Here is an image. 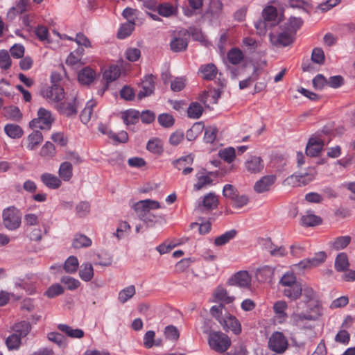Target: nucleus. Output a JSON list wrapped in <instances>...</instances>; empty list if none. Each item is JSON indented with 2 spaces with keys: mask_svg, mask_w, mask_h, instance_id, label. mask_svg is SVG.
<instances>
[{
  "mask_svg": "<svg viewBox=\"0 0 355 355\" xmlns=\"http://www.w3.org/2000/svg\"><path fill=\"white\" fill-rule=\"evenodd\" d=\"M208 343L211 349L223 353L230 348L231 340L227 335L221 331H212L209 334Z\"/></svg>",
  "mask_w": 355,
  "mask_h": 355,
  "instance_id": "1",
  "label": "nucleus"
},
{
  "mask_svg": "<svg viewBox=\"0 0 355 355\" xmlns=\"http://www.w3.org/2000/svg\"><path fill=\"white\" fill-rule=\"evenodd\" d=\"M3 226L8 230H15L20 227L21 218L20 211L14 206L5 208L2 211Z\"/></svg>",
  "mask_w": 355,
  "mask_h": 355,
  "instance_id": "2",
  "label": "nucleus"
},
{
  "mask_svg": "<svg viewBox=\"0 0 355 355\" xmlns=\"http://www.w3.org/2000/svg\"><path fill=\"white\" fill-rule=\"evenodd\" d=\"M223 194L230 201L232 207L236 209L245 206L249 202L248 196L245 194H240L232 184H227L224 186Z\"/></svg>",
  "mask_w": 355,
  "mask_h": 355,
  "instance_id": "3",
  "label": "nucleus"
},
{
  "mask_svg": "<svg viewBox=\"0 0 355 355\" xmlns=\"http://www.w3.org/2000/svg\"><path fill=\"white\" fill-rule=\"evenodd\" d=\"M54 118L51 112L43 107H40L37 111V117L33 119L29 123L31 128H40L41 130H50Z\"/></svg>",
  "mask_w": 355,
  "mask_h": 355,
  "instance_id": "4",
  "label": "nucleus"
},
{
  "mask_svg": "<svg viewBox=\"0 0 355 355\" xmlns=\"http://www.w3.org/2000/svg\"><path fill=\"white\" fill-rule=\"evenodd\" d=\"M160 208L159 202L150 199L140 200L135 205V210L144 221L150 220L148 217L150 211Z\"/></svg>",
  "mask_w": 355,
  "mask_h": 355,
  "instance_id": "5",
  "label": "nucleus"
},
{
  "mask_svg": "<svg viewBox=\"0 0 355 355\" xmlns=\"http://www.w3.org/2000/svg\"><path fill=\"white\" fill-rule=\"evenodd\" d=\"M316 171L315 168H310L306 173H297L288 177L285 182L293 187H300L306 185L315 179Z\"/></svg>",
  "mask_w": 355,
  "mask_h": 355,
  "instance_id": "6",
  "label": "nucleus"
},
{
  "mask_svg": "<svg viewBox=\"0 0 355 355\" xmlns=\"http://www.w3.org/2000/svg\"><path fill=\"white\" fill-rule=\"evenodd\" d=\"M288 346V340L282 332L275 331L269 338V349L277 354L284 353L287 349Z\"/></svg>",
  "mask_w": 355,
  "mask_h": 355,
  "instance_id": "7",
  "label": "nucleus"
},
{
  "mask_svg": "<svg viewBox=\"0 0 355 355\" xmlns=\"http://www.w3.org/2000/svg\"><path fill=\"white\" fill-rule=\"evenodd\" d=\"M327 255L324 252L315 253L313 257L304 259L300 261L294 267L300 270H309L319 266L326 260Z\"/></svg>",
  "mask_w": 355,
  "mask_h": 355,
  "instance_id": "8",
  "label": "nucleus"
},
{
  "mask_svg": "<svg viewBox=\"0 0 355 355\" xmlns=\"http://www.w3.org/2000/svg\"><path fill=\"white\" fill-rule=\"evenodd\" d=\"M42 95L51 102H59L64 98V89L60 85H52L42 90Z\"/></svg>",
  "mask_w": 355,
  "mask_h": 355,
  "instance_id": "9",
  "label": "nucleus"
},
{
  "mask_svg": "<svg viewBox=\"0 0 355 355\" xmlns=\"http://www.w3.org/2000/svg\"><path fill=\"white\" fill-rule=\"evenodd\" d=\"M219 323L226 331H232L236 335H238L241 332V325L239 321L236 318V317L230 315V313L225 314L224 318Z\"/></svg>",
  "mask_w": 355,
  "mask_h": 355,
  "instance_id": "10",
  "label": "nucleus"
},
{
  "mask_svg": "<svg viewBox=\"0 0 355 355\" xmlns=\"http://www.w3.org/2000/svg\"><path fill=\"white\" fill-rule=\"evenodd\" d=\"M324 141L320 137H311L309 139L306 148V154L309 157H317L322 150Z\"/></svg>",
  "mask_w": 355,
  "mask_h": 355,
  "instance_id": "11",
  "label": "nucleus"
},
{
  "mask_svg": "<svg viewBox=\"0 0 355 355\" xmlns=\"http://www.w3.org/2000/svg\"><path fill=\"white\" fill-rule=\"evenodd\" d=\"M245 167L249 173H257L263 170V161L259 156L250 155L245 162Z\"/></svg>",
  "mask_w": 355,
  "mask_h": 355,
  "instance_id": "12",
  "label": "nucleus"
},
{
  "mask_svg": "<svg viewBox=\"0 0 355 355\" xmlns=\"http://www.w3.org/2000/svg\"><path fill=\"white\" fill-rule=\"evenodd\" d=\"M154 82V76L148 75L144 77V79L141 82V88L137 94L138 98L142 99L153 92L155 89Z\"/></svg>",
  "mask_w": 355,
  "mask_h": 355,
  "instance_id": "13",
  "label": "nucleus"
},
{
  "mask_svg": "<svg viewBox=\"0 0 355 355\" xmlns=\"http://www.w3.org/2000/svg\"><path fill=\"white\" fill-rule=\"evenodd\" d=\"M269 37L270 42L276 46H287L293 42L292 35L288 32H283L277 35L270 33Z\"/></svg>",
  "mask_w": 355,
  "mask_h": 355,
  "instance_id": "14",
  "label": "nucleus"
},
{
  "mask_svg": "<svg viewBox=\"0 0 355 355\" xmlns=\"http://www.w3.org/2000/svg\"><path fill=\"white\" fill-rule=\"evenodd\" d=\"M275 175H265L255 183L254 186V189L256 192L259 193L267 191L270 189V187L275 183Z\"/></svg>",
  "mask_w": 355,
  "mask_h": 355,
  "instance_id": "15",
  "label": "nucleus"
},
{
  "mask_svg": "<svg viewBox=\"0 0 355 355\" xmlns=\"http://www.w3.org/2000/svg\"><path fill=\"white\" fill-rule=\"evenodd\" d=\"M120 73V68L116 65H112L107 69L105 70L103 74V78L106 81V85L102 91L99 92L101 96L107 89L109 83L116 80L119 77Z\"/></svg>",
  "mask_w": 355,
  "mask_h": 355,
  "instance_id": "16",
  "label": "nucleus"
},
{
  "mask_svg": "<svg viewBox=\"0 0 355 355\" xmlns=\"http://www.w3.org/2000/svg\"><path fill=\"white\" fill-rule=\"evenodd\" d=\"M41 182L49 189H58L62 185V180L50 173H44L40 175Z\"/></svg>",
  "mask_w": 355,
  "mask_h": 355,
  "instance_id": "17",
  "label": "nucleus"
},
{
  "mask_svg": "<svg viewBox=\"0 0 355 355\" xmlns=\"http://www.w3.org/2000/svg\"><path fill=\"white\" fill-rule=\"evenodd\" d=\"M231 282L232 285L247 288L250 285L251 277L247 271H240L235 274Z\"/></svg>",
  "mask_w": 355,
  "mask_h": 355,
  "instance_id": "18",
  "label": "nucleus"
},
{
  "mask_svg": "<svg viewBox=\"0 0 355 355\" xmlns=\"http://www.w3.org/2000/svg\"><path fill=\"white\" fill-rule=\"evenodd\" d=\"M57 327L58 330L71 338L79 339L85 336V332L81 329H73L72 327L65 324H59Z\"/></svg>",
  "mask_w": 355,
  "mask_h": 355,
  "instance_id": "19",
  "label": "nucleus"
},
{
  "mask_svg": "<svg viewBox=\"0 0 355 355\" xmlns=\"http://www.w3.org/2000/svg\"><path fill=\"white\" fill-rule=\"evenodd\" d=\"M96 78V72L90 67H86L79 71L78 79L83 85H89Z\"/></svg>",
  "mask_w": 355,
  "mask_h": 355,
  "instance_id": "20",
  "label": "nucleus"
},
{
  "mask_svg": "<svg viewBox=\"0 0 355 355\" xmlns=\"http://www.w3.org/2000/svg\"><path fill=\"white\" fill-rule=\"evenodd\" d=\"M199 72L203 79L211 80L216 78L218 69L214 64L209 63L202 65L200 67Z\"/></svg>",
  "mask_w": 355,
  "mask_h": 355,
  "instance_id": "21",
  "label": "nucleus"
},
{
  "mask_svg": "<svg viewBox=\"0 0 355 355\" xmlns=\"http://www.w3.org/2000/svg\"><path fill=\"white\" fill-rule=\"evenodd\" d=\"M79 100L75 97L73 103H62L60 106V112L67 116H74L77 113Z\"/></svg>",
  "mask_w": 355,
  "mask_h": 355,
  "instance_id": "22",
  "label": "nucleus"
},
{
  "mask_svg": "<svg viewBox=\"0 0 355 355\" xmlns=\"http://www.w3.org/2000/svg\"><path fill=\"white\" fill-rule=\"evenodd\" d=\"M43 141V135L39 130H35L31 133L27 137L26 148L30 150L37 148Z\"/></svg>",
  "mask_w": 355,
  "mask_h": 355,
  "instance_id": "23",
  "label": "nucleus"
},
{
  "mask_svg": "<svg viewBox=\"0 0 355 355\" xmlns=\"http://www.w3.org/2000/svg\"><path fill=\"white\" fill-rule=\"evenodd\" d=\"M59 178L64 182H69L73 176V166L69 162H62L58 170Z\"/></svg>",
  "mask_w": 355,
  "mask_h": 355,
  "instance_id": "24",
  "label": "nucleus"
},
{
  "mask_svg": "<svg viewBox=\"0 0 355 355\" xmlns=\"http://www.w3.org/2000/svg\"><path fill=\"white\" fill-rule=\"evenodd\" d=\"M275 270L269 266H264L259 268L256 272V276L259 282H271Z\"/></svg>",
  "mask_w": 355,
  "mask_h": 355,
  "instance_id": "25",
  "label": "nucleus"
},
{
  "mask_svg": "<svg viewBox=\"0 0 355 355\" xmlns=\"http://www.w3.org/2000/svg\"><path fill=\"white\" fill-rule=\"evenodd\" d=\"M302 287L298 283L286 288L284 291V295L291 300H296L302 295Z\"/></svg>",
  "mask_w": 355,
  "mask_h": 355,
  "instance_id": "26",
  "label": "nucleus"
},
{
  "mask_svg": "<svg viewBox=\"0 0 355 355\" xmlns=\"http://www.w3.org/2000/svg\"><path fill=\"white\" fill-rule=\"evenodd\" d=\"M96 106V102L94 100H89L87 102L86 105L82 111L80 119L84 123L87 124L92 119L93 109Z\"/></svg>",
  "mask_w": 355,
  "mask_h": 355,
  "instance_id": "27",
  "label": "nucleus"
},
{
  "mask_svg": "<svg viewBox=\"0 0 355 355\" xmlns=\"http://www.w3.org/2000/svg\"><path fill=\"white\" fill-rule=\"evenodd\" d=\"M237 234V232L235 230H231L225 232L224 234L217 236L214 239V245L216 246H223L228 243L231 240L234 239Z\"/></svg>",
  "mask_w": 355,
  "mask_h": 355,
  "instance_id": "28",
  "label": "nucleus"
},
{
  "mask_svg": "<svg viewBox=\"0 0 355 355\" xmlns=\"http://www.w3.org/2000/svg\"><path fill=\"white\" fill-rule=\"evenodd\" d=\"M4 131L12 139H19L24 134L22 128L19 125L13 123L6 125Z\"/></svg>",
  "mask_w": 355,
  "mask_h": 355,
  "instance_id": "29",
  "label": "nucleus"
},
{
  "mask_svg": "<svg viewBox=\"0 0 355 355\" xmlns=\"http://www.w3.org/2000/svg\"><path fill=\"white\" fill-rule=\"evenodd\" d=\"M350 242L351 237L349 236H341L330 241L329 245L333 249L340 250L345 248Z\"/></svg>",
  "mask_w": 355,
  "mask_h": 355,
  "instance_id": "30",
  "label": "nucleus"
},
{
  "mask_svg": "<svg viewBox=\"0 0 355 355\" xmlns=\"http://www.w3.org/2000/svg\"><path fill=\"white\" fill-rule=\"evenodd\" d=\"M227 59L230 63L234 65L240 64L244 59V55L238 48H232L227 53Z\"/></svg>",
  "mask_w": 355,
  "mask_h": 355,
  "instance_id": "31",
  "label": "nucleus"
},
{
  "mask_svg": "<svg viewBox=\"0 0 355 355\" xmlns=\"http://www.w3.org/2000/svg\"><path fill=\"white\" fill-rule=\"evenodd\" d=\"M218 199L214 193H209L205 196L202 202V206L207 210H212L217 207Z\"/></svg>",
  "mask_w": 355,
  "mask_h": 355,
  "instance_id": "32",
  "label": "nucleus"
},
{
  "mask_svg": "<svg viewBox=\"0 0 355 355\" xmlns=\"http://www.w3.org/2000/svg\"><path fill=\"white\" fill-rule=\"evenodd\" d=\"M302 224L306 227L315 226L322 223L320 216L313 214L311 211H307L301 218Z\"/></svg>",
  "mask_w": 355,
  "mask_h": 355,
  "instance_id": "33",
  "label": "nucleus"
},
{
  "mask_svg": "<svg viewBox=\"0 0 355 355\" xmlns=\"http://www.w3.org/2000/svg\"><path fill=\"white\" fill-rule=\"evenodd\" d=\"M79 276L85 282L90 281L94 277L92 265L90 263H83L79 270Z\"/></svg>",
  "mask_w": 355,
  "mask_h": 355,
  "instance_id": "34",
  "label": "nucleus"
},
{
  "mask_svg": "<svg viewBox=\"0 0 355 355\" xmlns=\"http://www.w3.org/2000/svg\"><path fill=\"white\" fill-rule=\"evenodd\" d=\"M288 308V305L286 302L280 300L277 301L274 304L273 309L277 315V317L279 319V322H282L287 318L286 310Z\"/></svg>",
  "mask_w": 355,
  "mask_h": 355,
  "instance_id": "35",
  "label": "nucleus"
},
{
  "mask_svg": "<svg viewBox=\"0 0 355 355\" xmlns=\"http://www.w3.org/2000/svg\"><path fill=\"white\" fill-rule=\"evenodd\" d=\"M214 297L216 302L230 304L234 300L233 296L229 295L227 291L223 287H218L214 293Z\"/></svg>",
  "mask_w": 355,
  "mask_h": 355,
  "instance_id": "36",
  "label": "nucleus"
},
{
  "mask_svg": "<svg viewBox=\"0 0 355 355\" xmlns=\"http://www.w3.org/2000/svg\"><path fill=\"white\" fill-rule=\"evenodd\" d=\"M205 128L204 123L202 122H196L192 127L187 132V139L189 141L195 140L202 132Z\"/></svg>",
  "mask_w": 355,
  "mask_h": 355,
  "instance_id": "37",
  "label": "nucleus"
},
{
  "mask_svg": "<svg viewBox=\"0 0 355 355\" xmlns=\"http://www.w3.org/2000/svg\"><path fill=\"white\" fill-rule=\"evenodd\" d=\"M92 245V240L87 236L81 234H76L72 245L74 248H87Z\"/></svg>",
  "mask_w": 355,
  "mask_h": 355,
  "instance_id": "38",
  "label": "nucleus"
},
{
  "mask_svg": "<svg viewBox=\"0 0 355 355\" xmlns=\"http://www.w3.org/2000/svg\"><path fill=\"white\" fill-rule=\"evenodd\" d=\"M135 293V286L134 285L128 286L119 293L118 300L121 303L124 304L131 299Z\"/></svg>",
  "mask_w": 355,
  "mask_h": 355,
  "instance_id": "39",
  "label": "nucleus"
},
{
  "mask_svg": "<svg viewBox=\"0 0 355 355\" xmlns=\"http://www.w3.org/2000/svg\"><path fill=\"white\" fill-rule=\"evenodd\" d=\"M262 16L268 22H271V25H275L277 17V10L274 6H268L263 9Z\"/></svg>",
  "mask_w": 355,
  "mask_h": 355,
  "instance_id": "40",
  "label": "nucleus"
},
{
  "mask_svg": "<svg viewBox=\"0 0 355 355\" xmlns=\"http://www.w3.org/2000/svg\"><path fill=\"white\" fill-rule=\"evenodd\" d=\"M31 324L29 322L26 321H21L16 323L13 327V334H17V336H20V338H24L27 336L31 330Z\"/></svg>",
  "mask_w": 355,
  "mask_h": 355,
  "instance_id": "41",
  "label": "nucleus"
},
{
  "mask_svg": "<svg viewBox=\"0 0 355 355\" xmlns=\"http://www.w3.org/2000/svg\"><path fill=\"white\" fill-rule=\"evenodd\" d=\"M263 72L262 69L255 67L250 77L239 82V88L243 89L248 87L254 81L259 79Z\"/></svg>",
  "mask_w": 355,
  "mask_h": 355,
  "instance_id": "42",
  "label": "nucleus"
},
{
  "mask_svg": "<svg viewBox=\"0 0 355 355\" xmlns=\"http://www.w3.org/2000/svg\"><path fill=\"white\" fill-rule=\"evenodd\" d=\"M202 112V106L198 102H193L189 105L187 109V115L191 119H199Z\"/></svg>",
  "mask_w": 355,
  "mask_h": 355,
  "instance_id": "43",
  "label": "nucleus"
},
{
  "mask_svg": "<svg viewBox=\"0 0 355 355\" xmlns=\"http://www.w3.org/2000/svg\"><path fill=\"white\" fill-rule=\"evenodd\" d=\"M349 266L347 256L345 253H340L335 260V268L338 271L346 270Z\"/></svg>",
  "mask_w": 355,
  "mask_h": 355,
  "instance_id": "44",
  "label": "nucleus"
},
{
  "mask_svg": "<svg viewBox=\"0 0 355 355\" xmlns=\"http://www.w3.org/2000/svg\"><path fill=\"white\" fill-rule=\"evenodd\" d=\"M49 340L55 343L59 347L64 348L67 345L65 337L58 332H50L47 334Z\"/></svg>",
  "mask_w": 355,
  "mask_h": 355,
  "instance_id": "45",
  "label": "nucleus"
},
{
  "mask_svg": "<svg viewBox=\"0 0 355 355\" xmlns=\"http://www.w3.org/2000/svg\"><path fill=\"white\" fill-rule=\"evenodd\" d=\"M171 49L175 52H180L187 49L188 42L184 38L175 37L170 43Z\"/></svg>",
  "mask_w": 355,
  "mask_h": 355,
  "instance_id": "46",
  "label": "nucleus"
},
{
  "mask_svg": "<svg viewBox=\"0 0 355 355\" xmlns=\"http://www.w3.org/2000/svg\"><path fill=\"white\" fill-rule=\"evenodd\" d=\"M308 304L306 312L314 317V320L318 318L322 314V307L318 300H313Z\"/></svg>",
  "mask_w": 355,
  "mask_h": 355,
  "instance_id": "47",
  "label": "nucleus"
},
{
  "mask_svg": "<svg viewBox=\"0 0 355 355\" xmlns=\"http://www.w3.org/2000/svg\"><path fill=\"white\" fill-rule=\"evenodd\" d=\"M84 53L83 48H78L76 52L71 53L66 60V63L71 66H74L80 62L82 55Z\"/></svg>",
  "mask_w": 355,
  "mask_h": 355,
  "instance_id": "48",
  "label": "nucleus"
},
{
  "mask_svg": "<svg viewBox=\"0 0 355 355\" xmlns=\"http://www.w3.org/2000/svg\"><path fill=\"white\" fill-rule=\"evenodd\" d=\"M4 115L8 119L17 121H19L22 118V114L19 109L15 106L5 108Z\"/></svg>",
  "mask_w": 355,
  "mask_h": 355,
  "instance_id": "49",
  "label": "nucleus"
},
{
  "mask_svg": "<svg viewBox=\"0 0 355 355\" xmlns=\"http://www.w3.org/2000/svg\"><path fill=\"white\" fill-rule=\"evenodd\" d=\"M78 268V260L74 256H70L64 262V269L67 273H74Z\"/></svg>",
  "mask_w": 355,
  "mask_h": 355,
  "instance_id": "50",
  "label": "nucleus"
},
{
  "mask_svg": "<svg viewBox=\"0 0 355 355\" xmlns=\"http://www.w3.org/2000/svg\"><path fill=\"white\" fill-rule=\"evenodd\" d=\"M135 28V22H127L123 24L117 33V37L119 39H125L132 33Z\"/></svg>",
  "mask_w": 355,
  "mask_h": 355,
  "instance_id": "51",
  "label": "nucleus"
},
{
  "mask_svg": "<svg viewBox=\"0 0 355 355\" xmlns=\"http://www.w3.org/2000/svg\"><path fill=\"white\" fill-rule=\"evenodd\" d=\"M158 13L165 17H168L175 14L176 8L171 3H164L158 6Z\"/></svg>",
  "mask_w": 355,
  "mask_h": 355,
  "instance_id": "52",
  "label": "nucleus"
},
{
  "mask_svg": "<svg viewBox=\"0 0 355 355\" xmlns=\"http://www.w3.org/2000/svg\"><path fill=\"white\" fill-rule=\"evenodd\" d=\"M146 148L148 150L155 154H160L163 151V146L161 141L156 138L148 141Z\"/></svg>",
  "mask_w": 355,
  "mask_h": 355,
  "instance_id": "53",
  "label": "nucleus"
},
{
  "mask_svg": "<svg viewBox=\"0 0 355 355\" xmlns=\"http://www.w3.org/2000/svg\"><path fill=\"white\" fill-rule=\"evenodd\" d=\"M29 7V0H19L15 7L10 9L8 15L21 14L28 10Z\"/></svg>",
  "mask_w": 355,
  "mask_h": 355,
  "instance_id": "54",
  "label": "nucleus"
},
{
  "mask_svg": "<svg viewBox=\"0 0 355 355\" xmlns=\"http://www.w3.org/2000/svg\"><path fill=\"white\" fill-rule=\"evenodd\" d=\"M21 340L20 336L12 334L7 338L6 340V346L9 350L17 349L21 345Z\"/></svg>",
  "mask_w": 355,
  "mask_h": 355,
  "instance_id": "55",
  "label": "nucleus"
},
{
  "mask_svg": "<svg viewBox=\"0 0 355 355\" xmlns=\"http://www.w3.org/2000/svg\"><path fill=\"white\" fill-rule=\"evenodd\" d=\"M269 243L266 247L268 251L270 252L271 256L273 257H284L286 254V251L283 246H275L274 244L270 243V240L268 241Z\"/></svg>",
  "mask_w": 355,
  "mask_h": 355,
  "instance_id": "56",
  "label": "nucleus"
},
{
  "mask_svg": "<svg viewBox=\"0 0 355 355\" xmlns=\"http://www.w3.org/2000/svg\"><path fill=\"white\" fill-rule=\"evenodd\" d=\"M139 112L130 110L125 112L123 115V122L126 125L135 124L139 120Z\"/></svg>",
  "mask_w": 355,
  "mask_h": 355,
  "instance_id": "57",
  "label": "nucleus"
},
{
  "mask_svg": "<svg viewBox=\"0 0 355 355\" xmlns=\"http://www.w3.org/2000/svg\"><path fill=\"white\" fill-rule=\"evenodd\" d=\"M296 283V277L293 272L284 273L279 281V284L286 287L292 286Z\"/></svg>",
  "mask_w": 355,
  "mask_h": 355,
  "instance_id": "58",
  "label": "nucleus"
},
{
  "mask_svg": "<svg viewBox=\"0 0 355 355\" xmlns=\"http://www.w3.org/2000/svg\"><path fill=\"white\" fill-rule=\"evenodd\" d=\"M220 157L227 163L233 162L236 157L235 150L234 148L230 147L220 150L219 153Z\"/></svg>",
  "mask_w": 355,
  "mask_h": 355,
  "instance_id": "59",
  "label": "nucleus"
},
{
  "mask_svg": "<svg viewBox=\"0 0 355 355\" xmlns=\"http://www.w3.org/2000/svg\"><path fill=\"white\" fill-rule=\"evenodd\" d=\"M193 162V157L191 155L182 157L181 158L175 160L173 162L174 166L178 170H181L182 168L187 166V165H191Z\"/></svg>",
  "mask_w": 355,
  "mask_h": 355,
  "instance_id": "60",
  "label": "nucleus"
},
{
  "mask_svg": "<svg viewBox=\"0 0 355 355\" xmlns=\"http://www.w3.org/2000/svg\"><path fill=\"white\" fill-rule=\"evenodd\" d=\"M218 129L214 126L205 128L204 139L207 143H213L216 138Z\"/></svg>",
  "mask_w": 355,
  "mask_h": 355,
  "instance_id": "61",
  "label": "nucleus"
},
{
  "mask_svg": "<svg viewBox=\"0 0 355 355\" xmlns=\"http://www.w3.org/2000/svg\"><path fill=\"white\" fill-rule=\"evenodd\" d=\"M324 53L321 48H315L311 54V60L314 63L322 64L324 62Z\"/></svg>",
  "mask_w": 355,
  "mask_h": 355,
  "instance_id": "62",
  "label": "nucleus"
},
{
  "mask_svg": "<svg viewBox=\"0 0 355 355\" xmlns=\"http://www.w3.org/2000/svg\"><path fill=\"white\" fill-rule=\"evenodd\" d=\"M61 282L64 284L69 290H75L80 284L78 279L68 276L62 277Z\"/></svg>",
  "mask_w": 355,
  "mask_h": 355,
  "instance_id": "63",
  "label": "nucleus"
},
{
  "mask_svg": "<svg viewBox=\"0 0 355 355\" xmlns=\"http://www.w3.org/2000/svg\"><path fill=\"white\" fill-rule=\"evenodd\" d=\"M76 214L80 217H84L87 216L90 211V205L88 202L82 201L80 202L76 207Z\"/></svg>",
  "mask_w": 355,
  "mask_h": 355,
  "instance_id": "64",
  "label": "nucleus"
}]
</instances>
